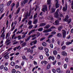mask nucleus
<instances>
[{"label": "nucleus", "instance_id": "1", "mask_svg": "<svg viewBox=\"0 0 73 73\" xmlns=\"http://www.w3.org/2000/svg\"><path fill=\"white\" fill-rule=\"evenodd\" d=\"M68 19H69V16L68 15H66V17L65 19H63L64 21H66V22H67L68 24H69L70 23L71 21H72V19H70L68 20Z\"/></svg>", "mask_w": 73, "mask_h": 73}, {"label": "nucleus", "instance_id": "2", "mask_svg": "<svg viewBox=\"0 0 73 73\" xmlns=\"http://www.w3.org/2000/svg\"><path fill=\"white\" fill-rule=\"evenodd\" d=\"M62 34L63 38H65L66 37V31L64 30H62Z\"/></svg>", "mask_w": 73, "mask_h": 73}, {"label": "nucleus", "instance_id": "3", "mask_svg": "<svg viewBox=\"0 0 73 73\" xmlns=\"http://www.w3.org/2000/svg\"><path fill=\"white\" fill-rule=\"evenodd\" d=\"M35 36H36V34H33V35L30 36L27 38L25 39V41H26V42L28 41H29V40L31 37H32V38L33 37H35Z\"/></svg>", "mask_w": 73, "mask_h": 73}, {"label": "nucleus", "instance_id": "4", "mask_svg": "<svg viewBox=\"0 0 73 73\" xmlns=\"http://www.w3.org/2000/svg\"><path fill=\"white\" fill-rule=\"evenodd\" d=\"M59 11H60V9H57L56 12L55 13V14H54L55 17H56V18H58V12H59Z\"/></svg>", "mask_w": 73, "mask_h": 73}, {"label": "nucleus", "instance_id": "5", "mask_svg": "<svg viewBox=\"0 0 73 73\" xmlns=\"http://www.w3.org/2000/svg\"><path fill=\"white\" fill-rule=\"evenodd\" d=\"M51 31H52V30H51L50 28L49 29L44 30L43 31V33H47L48 32H51Z\"/></svg>", "mask_w": 73, "mask_h": 73}, {"label": "nucleus", "instance_id": "6", "mask_svg": "<svg viewBox=\"0 0 73 73\" xmlns=\"http://www.w3.org/2000/svg\"><path fill=\"white\" fill-rule=\"evenodd\" d=\"M43 8L42 9V11L43 12H45V11H48V9L46 5H44L43 6Z\"/></svg>", "mask_w": 73, "mask_h": 73}, {"label": "nucleus", "instance_id": "7", "mask_svg": "<svg viewBox=\"0 0 73 73\" xmlns=\"http://www.w3.org/2000/svg\"><path fill=\"white\" fill-rule=\"evenodd\" d=\"M56 2V3L55 4V6L56 8H58L60 7V5L58 3V0H55Z\"/></svg>", "mask_w": 73, "mask_h": 73}, {"label": "nucleus", "instance_id": "8", "mask_svg": "<svg viewBox=\"0 0 73 73\" xmlns=\"http://www.w3.org/2000/svg\"><path fill=\"white\" fill-rule=\"evenodd\" d=\"M67 4H65V6L63 7V8L62 9L63 11L64 12L66 11L67 10Z\"/></svg>", "mask_w": 73, "mask_h": 73}, {"label": "nucleus", "instance_id": "9", "mask_svg": "<svg viewBox=\"0 0 73 73\" xmlns=\"http://www.w3.org/2000/svg\"><path fill=\"white\" fill-rule=\"evenodd\" d=\"M1 6H2L1 7ZM1 8H0V14L1 13L3 12V11H4V9L3 8V7H4V6L3 5H1Z\"/></svg>", "mask_w": 73, "mask_h": 73}, {"label": "nucleus", "instance_id": "10", "mask_svg": "<svg viewBox=\"0 0 73 73\" xmlns=\"http://www.w3.org/2000/svg\"><path fill=\"white\" fill-rule=\"evenodd\" d=\"M28 33V31H27L25 33V32H23L22 33V35H22V37L23 38H25V37L26 35H27Z\"/></svg>", "mask_w": 73, "mask_h": 73}, {"label": "nucleus", "instance_id": "11", "mask_svg": "<svg viewBox=\"0 0 73 73\" xmlns=\"http://www.w3.org/2000/svg\"><path fill=\"white\" fill-rule=\"evenodd\" d=\"M62 54L64 56H67V53L64 51H63L62 52Z\"/></svg>", "mask_w": 73, "mask_h": 73}, {"label": "nucleus", "instance_id": "12", "mask_svg": "<svg viewBox=\"0 0 73 73\" xmlns=\"http://www.w3.org/2000/svg\"><path fill=\"white\" fill-rule=\"evenodd\" d=\"M1 37L3 39H4V38H5V34H4V33H3L1 35Z\"/></svg>", "mask_w": 73, "mask_h": 73}, {"label": "nucleus", "instance_id": "13", "mask_svg": "<svg viewBox=\"0 0 73 73\" xmlns=\"http://www.w3.org/2000/svg\"><path fill=\"white\" fill-rule=\"evenodd\" d=\"M6 54L5 56V58L6 59H8V58H9V56L8 55L9 54V53H8L7 52L6 53Z\"/></svg>", "mask_w": 73, "mask_h": 73}, {"label": "nucleus", "instance_id": "14", "mask_svg": "<svg viewBox=\"0 0 73 73\" xmlns=\"http://www.w3.org/2000/svg\"><path fill=\"white\" fill-rule=\"evenodd\" d=\"M37 43V41L36 40H35L34 41L31 42L30 43V45L32 46L33 45V44H36V43Z\"/></svg>", "mask_w": 73, "mask_h": 73}, {"label": "nucleus", "instance_id": "15", "mask_svg": "<svg viewBox=\"0 0 73 73\" xmlns=\"http://www.w3.org/2000/svg\"><path fill=\"white\" fill-rule=\"evenodd\" d=\"M55 11H56V9H55V8H52L51 9V13H53V12H54Z\"/></svg>", "mask_w": 73, "mask_h": 73}, {"label": "nucleus", "instance_id": "16", "mask_svg": "<svg viewBox=\"0 0 73 73\" xmlns=\"http://www.w3.org/2000/svg\"><path fill=\"white\" fill-rule=\"evenodd\" d=\"M10 35H9V33H7L6 34V38L7 39V38H8L9 39V38Z\"/></svg>", "mask_w": 73, "mask_h": 73}, {"label": "nucleus", "instance_id": "17", "mask_svg": "<svg viewBox=\"0 0 73 73\" xmlns=\"http://www.w3.org/2000/svg\"><path fill=\"white\" fill-rule=\"evenodd\" d=\"M9 41H10V40H8V39H7V40L6 41V43H7V45H9V44H10V43L9 42Z\"/></svg>", "mask_w": 73, "mask_h": 73}, {"label": "nucleus", "instance_id": "18", "mask_svg": "<svg viewBox=\"0 0 73 73\" xmlns=\"http://www.w3.org/2000/svg\"><path fill=\"white\" fill-rule=\"evenodd\" d=\"M56 36L57 37H61L62 35H61V34L60 33H58L57 34Z\"/></svg>", "mask_w": 73, "mask_h": 73}, {"label": "nucleus", "instance_id": "19", "mask_svg": "<svg viewBox=\"0 0 73 73\" xmlns=\"http://www.w3.org/2000/svg\"><path fill=\"white\" fill-rule=\"evenodd\" d=\"M57 51L56 50H54L53 51V54L54 55H57Z\"/></svg>", "mask_w": 73, "mask_h": 73}, {"label": "nucleus", "instance_id": "20", "mask_svg": "<svg viewBox=\"0 0 73 73\" xmlns=\"http://www.w3.org/2000/svg\"><path fill=\"white\" fill-rule=\"evenodd\" d=\"M48 19L52 20L53 19L52 15H50L48 17Z\"/></svg>", "mask_w": 73, "mask_h": 73}, {"label": "nucleus", "instance_id": "21", "mask_svg": "<svg viewBox=\"0 0 73 73\" xmlns=\"http://www.w3.org/2000/svg\"><path fill=\"white\" fill-rule=\"evenodd\" d=\"M12 1H10L9 2H8L7 4V6H9V5H10V4H11V3H12Z\"/></svg>", "mask_w": 73, "mask_h": 73}, {"label": "nucleus", "instance_id": "22", "mask_svg": "<svg viewBox=\"0 0 73 73\" xmlns=\"http://www.w3.org/2000/svg\"><path fill=\"white\" fill-rule=\"evenodd\" d=\"M20 8H19L17 11V12L15 13L16 15L18 14V13H19V12H20Z\"/></svg>", "mask_w": 73, "mask_h": 73}, {"label": "nucleus", "instance_id": "23", "mask_svg": "<svg viewBox=\"0 0 73 73\" xmlns=\"http://www.w3.org/2000/svg\"><path fill=\"white\" fill-rule=\"evenodd\" d=\"M11 65L12 66H14L15 65V63L13 62H12L11 63Z\"/></svg>", "mask_w": 73, "mask_h": 73}, {"label": "nucleus", "instance_id": "24", "mask_svg": "<svg viewBox=\"0 0 73 73\" xmlns=\"http://www.w3.org/2000/svg\"><path fill=\"white\" fill-rule=\"evenodd\" d=\"M50 25H46V26H45L44 27V28L45 29H47L48 28H49V27H50Z\"/></svg>", "mask_w": 73, "mask_h": 73}, {"label": "nucleus", "instance_id": "25", "mask_svg": "<svg viewBox=\"0 0 73 73\" xmlns=\"http://www.w3.org/2000/svg\"><path fill=\"white\" fill-rule=\"evenodd\" d=\"M46 25V23H42L40 25V27H43V26H45Z\"/></svg>", "mask_w": 73, "mask_h": 73}, {"label": "nucleus", "instance_id": "26", "mask_svg": "<svg viewBox=\"0 0 73 73\" xmlns=\"http://www.w3.org/2000/svg\"><path fill=\"white\" fill-rule=\"evenodd\" d=\"M62 29V26H59L58 28V30L59 31H61Z\"/></svg>", "mask_w": 73, "mask_h": 73}, {"label": "nucleus", "instance_id": "27", "mask_svg": "<svg viewBox=\"0 0 73 73\" xmlns=\"http://www.w3.org/2000/svg\"><path fill=\"white\" fill-rule=\"evenodd\" d=\"M72 44V42H67L66 43V44L67 45H70V44Z\"/></svg>", "mask_w": 73, "mask_h": 73}, {"label": "nucleus", "instance_id": "28", "mask_svg": "<svg viewBox=\"0 0 73 73\" xmlns=\"http://www.w3.org/2000/svg\"><path fill=\"white\" fill-rule=\"evenodd\" d=\"M46 43L45 42H43L42 43V45L43 46H46Z\"/></svg>", "mask_w": 73, "mask_h": 73}, {"label": "nucleus", "instance_id": "29", "mask_svg": "<svg viewBox=\"0 0 73 73\" xmlns=\"http://www.w3.org/2000/svg\"><path fill=\"white\" fill-rule=\"evenodd\" d=\"M56 71L58 73H60V72H61V70L60 69V68H58L56 69Z\"/></svg>", "mask_w": 73, "mask_h": 73}, {"label": "nucleus", "instance_id": "30", "mask_svg": "<svg viewBox=\"0 0 73 73\" xmlns=\"http://www.w3.org/2000/svg\"><path fill=\"white\" fill-rule=\"evenodd\" d=\"M50 68V64H48L47 65V69H49Z\"/></svg>", "mask_w": 73, "mask_h": 73}, {"label": "nucleus", "instance_id": "31", "mask_svg": "<svg viewBox=\"0 0 73 73\" xmlns=\"http://www.w3.org/2000/svg\"><path fill=\"white\" fill-rule=\"evenodd\" d=\"M55 23L56 25H58L59 24V21L58 20L56 21Z\"/></svg>", "mask_w": 73, "mask_h": 73}, {"label": "nucleus", "instance_id": "32", "mask_svg": "<svg viewBox=\"0 0 73 73\" xmlns=\"http://www.w3.org/2000/svg\"><path fill=\"white\" fill-rule=\"evenodd\" d=\"M27 45V42H24L22 44V46H24Z\"/></svg>", "mask_w": 73, "mask_h": 73}, {"label": "nucleus", "instance_id": "33", "mask_svg": "<svg viewBox=\"0 0 73 73\" xmlns=\"http://www.w3.org/2000/svg\"><path fill=\"white\" fill-rule=\"evenodd\" d=\"M25 4L24 3V2L23 1L22 2H21V7H23L24 6V5H25Z\"/></svg>", "mask_w": 73, "mask_h": 73}, {"label": "nucleus", "instance_id": "34", "mask_svg": "<svg viewBox=\"0 0 73 73\" xmlns=\"http://www.w3.org/2000/svg\"><path fill=\"white\" fill-rule=\"evenodd\" d=\"M37 13H36V14L34 16V19H35L36 17H37Z\"/></svg>", "mask_w": 73, "mask_h": 73}, {"label": "nucleus", "instance_id": "35", "mask_svg": "<svg viewBox=\"0 0 73 73\" xmlns=\"http://www.w3.org/2000/svg\"><path fill=\"white\" fill-rule=\"evenodd\" d=\"M8 20H7L6 23V27L7 28L8 27Z\"/></svg>", "mask_w": 73, "mask_h": 73}, {"label": "nucleus", "instance_id": "36", "mask_svg": "<svg viewBox=\"0 0 73 73\" xmlns=\"http://www.w3.org/2000/svg\"><path fill=\"white\" fill-rule=\"evenodd\" d=\"M39 57L41 60H42L43 59V56L41 55H39Z\"/></svg>", "mask_w": 73, "mask_h": 73}, {"label": "nucleus", "instance_id": "37", "mask_svg": "<svg viewBox=\"0 0 73 73\" xmlns=\"http://www.w3.org/2000/svg\"><path fill=\"white\" fill-rule=\"evenodd\" d=\"M37 19L34 20V24H37Z\"/></svg>", "mask_w": 73, "mask_h": 73}, {"label": "nucleus", "instance_id": "38", "mask_svg": "<svg viewBox=\"0 0 73 73\" xmlns=\"http://www.w3.org/2000/svg\"><path fill=\"white\" fill-rule=\"evenodd\" d=\"M33 26V25H31L29 26V27L28 28L29 29H31L32 28Z\"/></svg>", "mask_w": 73, "mask_h": 73}, {"label": "nucleus", "instance_id": "39", "mask_svg": "<svg viewBox=\"0 0 73 73\" xmlns=\"http://www.w3.org/2000/svg\"><path fill=\"white\" fill-rule=\"evenodd\" d=\"M43 30V28H40L38 29V31H42Z\"/></svg>", "mask_w": 73, "mask_h": 73}, {"label": "nucleus", "instance_id": "40", "mask_svg": "<svg viewBox=\"0 0 73 73\" xmlns=\"http://www.w3.org/2000/svg\"><path fill=\"white\" fill-rule=\"evenodd\" d=\"M12 72L13 73H16V70L15 69H13L12 70Z\"/></svg>", "mask_w": 73, "mask_h": 73}, {"label": "nucleus", "instance_id": "41", "mask_svg": "<svg viewBox=\"0 0 73 73\" xmlns=\"http://www.w3.org/2000/svg\"><path fill=\"white\" fill-rule=\"evenodd\" d=\"M44 50L47 53L48 52H49V50L47 48H46L44 49Z\"/></svg>", "mask_w": 73, "mask_h": 73}, {"label": "nucleus", "instance_id": "42", "mask_svg": "<svg viewBox=\"0 0 73 73\" xmlns=\"http://www.w3.org/2000/svg\"><path fill=\"white\" fill-rule=\"evenodd\" d=\"M57 42L58 44V45H60V41L59 40V39H57Z\"/></svg>", "mask_w": 73, "mask_h": 73}, {"label": "nucleus", "instance_id": "43", "mask_svg": "<svg viewBox=\"0 0 73 73\" xmlns=\"http://www.w3.org/2000/svg\"><path fill=\"white\" fill-rule=\"evenodd\" d=\"M50 28L51 30H52V29H55V28H56V27L52 26L50 27Z\"/></svg>", "mask_w": 73, "mask_h": 73}, {"label": "nucleus", "instance_id": "44", "mask_svg": "<svg viewBox=\"0 0 73 73\" xmlns=\"http://www.w3.org/2000/svg\"><path fill=\"white\" fill-rule=\"evenodd\" d=\"M65 48H66V46H62V49H63V50H64V49H65Z\"/></svg>", "mask_w": 73, "mask_h": 73}, {"label": "nucleus", "instance_id": "45", "mask_svg": "<svg viewBox=\"0 0 73 73\" xmlns=\"http://www.w3.org/2000/svg\"><path fill=\"white\" fill-rule=\"evenodd\" d=\"M15 35H16V34H14L12 36V38H11L12 40H13V39H14V37H15Z\"/></svg>", "mask_w": 73, "mask_h": 73}, {"label": "nucleus", "instance_id": "46", "mask_svg": "<svg viewBox=\"0 0 73 73\" xmlns=\"http://www.w3.org/2000/svg\"><path fill=\"white\" fill-rule=\"evenodd\" d=\"M48 4H50V0H47Z\"/></svg>", "mask_w": 73, "mask_h": 73}, {"label": "nucleus", "instance_id": "47", "mask_svg": "<svg viewBox=\"0 0 73 73\" xmlns=\"http://www.w3.org/2000/svg\"><path fill=\"white\" fill-rule=\"evenodd\" d=\"M22 58L24 60H28V59L27 58H25V56H23L22 57Z\"/></svg>", "mask_w": 73, "mask_h": 73}, {"label": "nucleus", "instance_id": "48", "mask_svg": "<svg viewBox=\"0 0 73 73\" xmlns=\"http://www.w3.org/2000/svg\"><path fill=\"white\" fill-rule=\"evenodd\" d=\"M5 28L4 27H3V28L2 29V31L1 32H2V31H3V33H4V32H5Z\"/></svg>", "mask_w": 73, "mask_h": 73}, {"label": "nucleus", "instance_id": "49", "mask_svg": "<svg viewBox=\"0 0 73 73\" xmlns=\"http://www.w3.org/2000/svg\"><path fill=\"white\" fill-rule=\"evenodd\" d=\"M19 6V3L17 2V4H16V6L17 8H18Z\"/></svg>", "mask_w": 73, "mask_h": 73}, {"label": "nucleus", "instance_id": "50", "mask_svg": "<svg viewBox=\"0 0 73 73\" xmlns=\"http://www.w3.org/2000/svg\"><path fill=\"white\" fill-rule=\"evenodd\" d=\"M64 68H65V69H66V68H67V64H65L64 65Z\"/></svg>", "mask_w": 73, "mask_h": 73}, {"label": "nucleus", "instance_id": "51", "mask_svg": "<svg viewBox=\"0 0 73 73\" xmlns=\"http://www.w3.org/2000/svg\"><path fill=\"white\" fill-rule=\"evenodd\" d=\"M32 21H29V22L28 23V24L29 25H31V24H32Z\"/></svg>", "mask_w": 73, "mask_h": 73}, {"label": "nucleus", "instance_id": "52", "mask_svg": "<svg viewBox=\"0 0 73 73\" xmlns=\"http://www.w3.org/2000/svg\"><path fill=\"white\" fill-rule=\"evenodd\" d=\"M28 0H24V1H23V2H24V4H26L28 2Z\"/></svg>", "mask_w": 73, "mask_h": 73}, {"label": "nucleus", "instance_id": "53", "mask_svg": "<svg viewBox=\"0 0 73 73\" xmlns=\"http://www.w3.org/2000/svg\"><path fill=\"white\" fill-rule=\"evenodd\" d=\"M45 38L44 37H43L42 38L40 39V41H43V40H44L45 39Z\"/></svg>", "mask_w": 73, "mask_h": 73}, {"label": "nucleus", "instance_id": "54", "mask_svg": "<svg viewBox=\"0 0 73 73\" xmlns=\"http://www.w3.org/2000/svg\"><path fill=\"white\" fill-rule=\"evenodd\" d=\"M51 40L52 43H54V38H52Z\"/></svg>", "mask_w": 73, "mask_h": 73}, {"label": "nucleus", "instance_id": "55", "mask_svg": "<svg viewBox=\"0 0 73 73\" xmlns=\"http://www.w3.org/2000/svg\"><path fill=\"white\" fill-rule=\"evenodd\" d=\"M35 29H34V30H31L30 32H31V33H33L34 32H35Z\"/></svg>", "mask_w": 73, "mask_h": 73}, {"label": "nucleus", "instance_id": "56", "mask_svg": "<svg viewBox=\"0 0 73 73\" xmlns=\"http://www.w3.org/2000/svg\"><path fill=\"white\" fill-rule=\"evenodd\" d=\"M17 38H18V40H20L21 38V36L19 35L17 37Z\"/></svg>", "mask_w": 73, "mask_h": 73}, {"label": "nucleus", "instance_id": "57", "mask_svg": "<svg viewBox=\"0 0 73 73\" xmlns=\"http://www.w3.org/2000/svg\"><path fill=\"white\" fill-rule=\"evenodd\" d=\"M56 33V32L55 31H53L51 33V34L52 35H55Z\"/></svg>", "mask_w": 73, "mask_h": 73}, {"label": "nucleus", "instance_id": "58", "mask_svg": "<svg viewBox=\"0 0 73 73\" xmlns=\"http://www.w3.org/2000/svg\"><path fill=\"white\" fill-rule=\"evenodd\" d=\"M40 33H38L36 35V36L37 37H38V36H40Z\"/></svg>", "mask_w": 73, "mask_h": 73}, {"label": "nucleus", "instance_id": "59", "mask_svg": "<svg viewBox=\"0 0 73 73\" xmlns=\"http://www.w3.org/2000/svg\"><path fill=\"white\" fill-rule=\"evenodd\" d=\"M60 55L58 54L57 56V58L58 59H60Z\"/></svg>", "mask_w": 73, "mask_h": 73}, {"label": "nucleus", "instance_id": "60", "mask_svg": "<svg viewBox=\"0 0 73 73\" xmlns=\"http://www.w3.org/2000/svg\"><path fill=\"white\" fill-rule=\"evenodd\" d=\"M71 5V8L72 9H73V1H72V3Z\"/></svg>", "mask_w": 73, "mask_h": 73}, {"label": "nucleus", "instance_id": "61", "mask_svg": "<svg viewBox=\"0 0 73 73\" xmlns=\"http://www.w3.org/2000/svg\"><path fill=\"white\" fill-rule=\"evenodd\" d=\"M51 60H53V61H54V56H51Z\"/></svg>", "mask_w": 73, "mask_h": 73}, {"label": "nucleus", "instance_id": "62", "mask_svg": "<svg viewBox=\"0 0 73 73\" xmlns=\"http://www.w3.org/2000/svg\"><path fill=\"white\" fill-rule=\"evenodd\" d=\"M44 64H48V62L46 61H44Z\"/></svg>", "mask_w": 73, "mask_h": 73}, {"label": "nucleus", "instance_id": "63", "mask_svg": "<svg viewBox=\"0 0 73 73\" xmlns=\"http://www.w3.org/2000/svg\"><path fill=\"white\" fill-rule=\"evenodd\" d=\"M31 51V49L30 48H27V52H30Z\"/></svg>", "mask_w": 73, "mask_h": 73}, {"label": "nucleus", "instance_id": "64", "mask_svg": "<svg viewBox=\"0 0 73 73\" xmlns=\"http://www.w3.org/2000/svg\"><path fill=\"white\" fill-rule=\"evenodd\" d=\"M70 73V70H67L66 71V73Z\"/></svg>", "mask_w": 73, "mask_h": 73}]
</instances>
